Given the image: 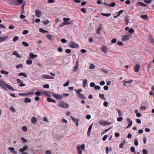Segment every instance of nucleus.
Returning a JSON list of instances; mask_svg holds the SVG:
<instances>
[{"label": "nucleus", "mask_w": 154, "mask_h": 154, "mask_svg": "<svg viewBox=\"0 0 154 154\" xmlns=\"http://www.w3.org/2000/svg\"><path fill=\"white\" fill-rule=\"evenodd\" d=\"M85 148V145L84 144L78 145L76 147L78 153L79 154H82V150H84Z\"/></svg>", "instance_id": "nucleus-1"}, {"label": "nucleus", "mask_w": 154, "mask_h": 154, "mask_svg": "<svg viewBox=\"0 0 154 154\" xmlns=\"http://www.w3.org/2000/svg\"><path fill=\"white\" fill-rule=\"evenodd\" d=\"M68 46L72 48H77L79 47V45L78 44L74 42H69Z\"/></svg>", "instance_id": "nucleus-2"}, {"label": "nucleus", "mask_w": 154, "mask_h": 154, "mask_svg": "<svg viewBox=\"0 0 154 154\" xmlns=\"http://www.w3.org/2000/svg\"><path fill=\"white\" fill-rule=\"evenodd\" d=\"M59 106L67 108L69 107V105L65 102H62L58 104Z\"/></svg>", "instance_id": "nucleus-3"}, {"label": "nucleus", "mask_w": 154, "mask_h": 154, "mask_svg": "<svg viewBox=\"0 0 154 154\" xmlns=\"http://www.w3.org/2000/svg\"><path fill=\"white\" fill-rule=\"evenodd\" d=\"M6 83L3 81L1 80H0V87L5 90H7V88L5 86Z\"/></svg>", "instance_id": "nucleus-4"}, {"label": "nucleus", "mask_w": 154, "mask_h": 154, "mask_svg": "<svg viewBox=\"0 0 154 154\" xmlns=\"http://www.w3.org/2000/svg\"><path fill=\"white\" fill-rule=\"evenodd\" d=\"M130 35H123L122 37V41L123 42L127 41L129 40L130 38Z\"/></svg>", "instance_id": "nucleus-5"}, {"label": "nucleus", "mask_w": 154, "mask_h": 154, "mask_svg": "<svg viewBox=\"0 0 154 154\" xmlns=\"http://www.w3.org/2000/svg\"><path fill=\"white\" fill-rule=\"evenodd\" d=\"M34 94L35 93L34 92L30 93V92H28L26 93H19V94L20 96L25 97L32 94Z\"/></svg>", "instance_id": "nucleus-6"}, {"label": "nucleus", "mask_w": 154, "mask_h": 154, "mask_svg": "<svg viewBox=\"0 0 154 154\" xmlns=\"http://www.w3.org/2000/svg\"><path fill=\"white\" fill-rule=\"evenodd\" d=\"M35 13L36 16L38 17H40L42 14V11L38 9H36Z\"/></svg>", "instance_id": "nucleus-7"}, {"label": "nucleus", "mask_w": 154, "mask_h": 154, "mask_svg": "<svg viewBox=\"0 0 154 154\" xmlns=\"http://www.w3.org/2000/svg\"><path fill=\"white\" fill-rule=\"evenodd\" d=\"M127 121L128 122V126L126 127V128L130 127L132 124V122L131 120L129 118L127 119Z\"/></svg>", "instance_id": "nucleus-8"}, {"label": "nucleus", "mask_w": 154, "mask_h": 154, "mask_svg": "<svg viewBox=\"0 0 154 154\" xmlns=\"http://www.w3.org/2000/svg\"><path fill=\"white\" fill-rule=\"evenodd\" d=\"M8 149L10 151V152L13 153V154H17V152L15 150V149L14 147H10L8 148Z\"/></svg>", "instance_id": "nucleus-9"}, {"label": "nucleus", "mask_w": 154, "mask_h": 154, "mask_svg": "<svg viewBox=\"0 0 154 154\" xmlns=\"http://www.w3.org/2000/svg\"><path fill=\"white\" fill-rule=\"evenodd\" d=\"M8 38V37L7 36H5L3 37H1L0 36V42L5 41Z\"/></svg>", "instance_id": "nucleus-10"}, {"label": "nucleus", "mask_w": 154, "mask_h": 154, "mask_svg": "<svg viewBox=\"0 0 154 154\" xmlns=\"http://www.w3.org/2000/svg\"><path fill=\"white\" fill-rule=\"evenodd\" d=\"M140 65L138 64H136L134 67V71L137 72H138L139 71V69L140 68Z\"/></svg>", "instance_id": "nucleus-11"}, {"label": "nucleus", "mask_w": 154, "mask_h": 154, "mask_svg": "<svg viewBox=\"0 0 154 154\" xmlns=\"http://www.w3.org/2000/svg\"><path fill=\"white\" fill-rule=\"evenodd\" d=\"M79 66L78 61H77L75 63V66L74 67V69H73V71L74 72H77V71L78 68Z\"/></svg>", "instance_id": "nucleus-12"}, {"label": "nucleus", "mask_w": 154, "mask_h": 154, "mask_svg": "<svg viewBox=\"0 0 154 154\" xmlns=\"http://www.w3.org/2000/svg\"><path fill=\"white\" fill-rule=\"evenodd\" d=\"M37 118L35 117H32L31 120V122L34 125L37 124Z\"/></svg>", "instance_id": "nucleus-13"}, {"label": "nucleus", "mask_w": 154, "mask_h": 154, "mask_svg": "<svg viewBox=\"0 0 154 154\" xmlns=\"http://www.w3.org/2000/svg\"><path fill=\"white\" fill-rule=\"evenodd\" d=\"M30 57V59H33L36 58L37 57V55L36 54H34L33 53L31 52L29 54Z\"/></svg>", "instance_id": "nucleus-14"}, {"label": "nucleus", "mask_w": 154, "mask_h": 154, "mask_svg": "<svg viewBox=\"0 0 154 154\" xmlns=\"http://www.w3.org/2000/svg\"><path fill=\"white\" fill-rule=\"evenodd\" d=\"M42 78L46 79H53L54 77L50 76L49 75H43Z\"/></svg>", "instance_id": "nucleus-15"}, {"label": "nucleus", "mask_w": 154, "mask_h": 154, "mask_svg": "<svg viewBox=\"0 0 154 154\" xmlns=\"http://www.w3.org/2000/svg\"><path fill=\"white\" fill-rule=\"evenodd\" d=\"M130 20V17L128 16H126L125 17V24L127 25L129 23Z\"/></svg>", "instance_id": "nucleus-16"}, {"label": "nucleus", "mask_w": 154, "mask_h": 154, "mask_svg": "<svg viewBox=\"0 0 154 154\" xmlns=\"http://www.w3.org/2000/svg\"><path fill=\"white\" fill-rule=\"evenodd\" d=\"M12 54L14 55H15L17 58H20L21 57L19 54L16 51H14L13 52Z\"/></svg>", "instance_id": "nucleus-17"}, {"label": "nucleus", "mask_w": 154, "mask_h": 154, "mask_svg": "<svg viewBox=\"0 0 154 154\" xmlns=\"http://www.w3.org/2000/svg\"><path fill=\"white\" fill-rule=\"evenodd\" d=\"M5 86L8 88L10 90L12 91H14L15 90L13 88V87L11 86V85H9L8 84H6Z\"/></svg>", "instance_id": "nucleus-18"}, {"label": "nucleus", "mask_w": 154, "mask_h": 154, "mask_svg": "<svg viewBox=\"0 0 154 154\" xmlns=\"http://www.w3.org/2000/svg\"><path fill=\"white\" fill-rule=\"evenodd\" d=\"M102 29V27L101 25L99 26L97 30V33L98 34H100V31Z\"/></svg>", "instance_id": "nucleus-19"}, {"label": "nucleus", "mask_w": 154, "mask_h": 154, "mask_svg": "<svg viewBox=\"0 0 154 154\" xmlns=\"http://www.w3.org/2000/svg\"><path fill=\"white\" fill-rule=\"evenodd\" d=\"M123 11L122 10H120L119 11L118 13V14L116 16H114V18H117V17H119L121 14L123 13Z\"/></svg>", "instance_id": "nucleus-20"}, {"label": "nucleus", "mask_w": 154, "mask_h": 154, "mask_svg": "<svg viewBox=\"0 0 154 154\" xmlns=\"http://www.w3.org/2000/svg\"><path fill=\"white\" fill-rule=\"evenodd\" d=\"M70 118L75 123L79 121V119H75L72 116H71Z\"/></svg>", "instance_id": "nucleus-21"}, {"label": "nucleus", "mask_w": 154, "mask_h": 154, "mask_svg": "<svg viewBox=\"0 0 154 154\" xmlns=\"http://www.w3.org/2000/svg\"><path fill=\"white\" fill-rule=\"evenodd\" d=\"M87 85V79H85L83 82V86L85 88L86 87Z\"/></svg>", "instance_id": "nucleus-22"}, {"label": "nucleus", "mask_w": 154, "mask_h": 154, "mask_svg": "<svg viewBox=\"0 0 154 154\" xmlns=\"http://www.w3.org/2000/svg\"><path fill=\"white\" fill-rule=\"evenodd\" d=\"M78 97L81 99H84L85 98V96L82 94H77Z\"/></svg>", "instance_id": "nucleus-23"}, {"label": "nucleus", "mask_w": 154, "mask_h": 154, "mask_svg": "<svg viewBox=\"0 0 154 154\" xmlns=\"http://www.w3.org/2000/svg\"><path fill=\"white\" fill-rule=\"evenodd\" d=\"M24 102L26 103H30L31 102V100L30 99L27 97H26L24 99Z\"/></svg>", "instance_id": "nucleus-24"}, {"label": "nucleus", "mask_w": 154, "mask_h": 154, "mask_svg": "<svg viewBox=\"0 0 154 154\" xmlns=\"http://www.w3.org/2000/svg\"><path fill=\"white\" fill-rule=\"evenodd\" d=\"M105 121L102 120H100L99 121V123L100 125L105 126Z\"/></svg>", "instance_id": "nucleus-25"}, {"label": "nucleus", "mask_w": 154, "mask_h": 154, "mask_svg": "<svg viewBox=\"0 0 154 154\" xmlns=\"http://www.w3.org/2000/svg\"><path fill=\"white\" fill-rule=\"evenodd\" d=\"M148 38L150 43H152L153 42H154V40L152 36L150 35L149 36Z\"/></svg>", "instance_id": "nucleus-26"}, {"label": "nucleus", "mask_w": 154, "mask_h": 154, "mask_svg": "<svg viewBox=\"0 0 154 154\" xmlns=\"http://www.w3.org/2000/svg\"><path fill=\"white\" fill-rule=\"evenodd\" d=\"M42 93L44 94H45L46 96H47L48 97H51V94H50L49 93L47 92L44 91H43Z\"/></svg>", "instance_id": "nucleus-27"}, {"label": "nucleus", "mask_w": 154, "mask_h": 154, "mask_svg": "<svg viewBox=\"0 0 154 154\" xmlns=\"http://www.w3.org/2000/svg\"><path fill=\"white\" fill-rule=\"evenodd\" d=\"M125 140H123L121 144H120L119 145V147L120 148H123V147L124 144L125 143Z\"/></svg>", "instance_id": "nucleus-28"}, {"label": "nucleus", "mask_w": 154, "mask_h": 154, "mask_svg": "<svg viewBox=\"0 0 154 154\" xmlns=\"http://www.w3.org/2000/svg\"><path fill=\"white\" fill-rule=\"evenodd\" d=\"M47 100L48 102H53L54 103H55L56 101L54 100H53L49 98H48L47 99Z\"/></svg>", "instance_id": "nucleus-29"}, {"label": "nucleus", "mask_w": 154, "mask_h": 154, "mask_svg": "<svg viewBox=\"0 0 154 154\" xmlns=\"http://www.w3.org/2000/svg\"><path fill=\"white\" fill-rule=\"evenodd\" d=\"M137 5H139L140 6H143V7H146V5L145 4L142 2H138L137 3Z\"/></svg>", "instance_id": "nucleus-30"}, {"label": "nucleus", "mask_w": 154, "mask_h": 154, "mask_svg": "<svg viewBox=\"0 0 154 154\" xmlns=\"http://www.w3.org/2000/svg\"><path fill=\"white\" fill-rule=\"evenodd\" d=\"M101 14L103 16H106V17H109L111 15V14L110 13H101Z\"/></svg>", "instance_id": "nucleus-31"}, {"label": "nucleus", "mask_w": 154, "mask_h": 154, "mask_svg": "<svg viewBox=\"0 0 154 154\" xmlns=\"http://www.w3.org/2000/svg\"><path fill=\"white\" fill-rule=\"evenodd\" d=\"M101 50L105 53H107V49L105 47H102L101 48Z\"/></svg>", "instance_id": "nucleus-32"}, {"label": "nucleus", "mask_w": 154, "mask_h": 154, "mask_svg": "<svg viewBox=\"0 0 154 154\" xmlns=\"http://www.w3.org/2000/svg\"><path fill=\"white\" fill-rule=\"evenodd\" d=\"M99 97L102 99H103L104 100H106V98L104 97V95L103 94H99Z\"/></svg>", "instance_id": "nucleus-33"}, {"label": "nucleus", "mask_w": 154, "mask_h": 154, "mask_svg": "<svg viewBox=\"0 0 154 154\" xmlns=\"http://www.w3.org/2000/svg\"><path fill=\"white\" fill-rule=\"evenodd\" d=\"M0 72L2 74H5V75H7L8 74L9 72H8L4 70H1L0 71Z\"/></svg>", "instance_id": "nucleus-34"}, {"label": "nucleus", "mask_w": 154, "mask_h": 154, "mask_svg": "<svg viewBox=\"0 0 154 154\" xmlns=\"http://www.w3.org/2000/svg\"><path fill=\"white\" fill-rule=\"evenodd\" d=\"M56 96H57L55 98L57 100H60L63 97L62 96L60 95V94H57Z\"/></svg>", "instance_id": "nucleus-35"}, {"label": "nucleus", "mask_w": 154, "mask_h": 154, "mask_svg": "<svg viewBox=\"0 0 154 154\" xmlns=\"http://www.w3.org/2000/svg\"><path fill=\"white\" fill-rule=\"evenodd\" d=\"M19 76H22L25 77H27V75L24 72L20 73L18 74Z\"/></svg>", "instance_id": "nucleus-36"}, {"label": "nucleus", "mask_w": 154, "mask_h": 154, "mask_svg": "<svg viewBox=\"0 0 154 154\" xmlns=\"http://www.w3.org/2000/svg\"><path fill=\"white\" fill-rule=\"evenodd\" d=\"M22 44L25 47H28L29 45V44L25 42H23Z\"/></svg>", "instance_id": "nucleus-37"}, {"label": "nucleus", "mask_w": 154, "mask_h": 154, "mask_svg": "<svg viewBox=\"0 0 154 154\" xmlns=\"http://www.w3.org/2000/svg\"><path fill=\"white\" fill-rule=\"evenodd\" d=\"M18 39L19 37L17 36H15L13 39V41L14 42H15Z\"/></svg>", "instance_id": "nucleus-38"}, {"label": "nucleus", "mask_w": 154, "mask_h": 154, "mask_svg": "<svg viewBox=\"0 0 154 154\" xmlns=\"http://www.w3.org/2000/svg\"><path fill=\"white\" fill-rule=\"evenodd\" d=\"M32 63V61L30 60H27L26 61V63L28 65H31Z\"/></svg>", "instance_id": "nucleus-39"}, {"label": "nucleus", "mask_w": 154, "mask_h": 154, "mask_svg": "<svg viewBox=\"0 0 154 154\" xmlns=\"http://www.w3.org/2000/svg\"><path fill=\"white\" fill-rule=\"evenodd\" d=\"M39 30L40 32L43 33H45V32H48L47 31L44 30V29H42V28L40 29Z\"/></svg>", "instance_id": "nucleus-40"}, {"label": "nucleus", "mask_w": 154, "mask_h": 154, "mask_svg": "<svg viewBox=\"0 0 154 154\" xmlns=\"http://www.w3.org/2000/svg\"><path fill=\"white\" fill-rule=\"evenodd\" d=\"M115 5H116V4H115V3L113 2L112 3H111L110 4H108V6L110 7H113L115 6Z\"/></svg>", "instance_id": "nucleus-41"}, {"label": "nucleus", "mask_w": 154, "mask_h": 154, "mask_svg": "<svg viewBox=\"0 0 154 154\" xmlns=\"http://www.w3.org/2000/svg\"><path fill=\"white\" fill-rule=\"evenodd\" d=\"M23 65L22 64H20L17 65L16 66V68L17 69L23 68Z\"/></svg>", "instance_id": "nucleus-42"}, {"label": "nucleus", "mask_w": 154, "mask_h": 154, "mask_svg": "<svg viewBox=\"0 0 154 154\" xmlns=\"http://www.w3.org/2000/svg\"><path fill=\"white\" fill-rule=\"evenodd\" d=\"M140 17L144 20H146L147 19L148 17L146 15H141Z\"/></svg>", "instance_id": "nucleus-43"}, {"label": "nucleus", "mask_w": 154, "mask_h": 154, "mask_svg": "<svg viewBox=\"0 0 154 154\" xmlns=\"http://www.w3.org/2000/svg\"><path fill=\"white\" fill-rule=\"evenodd\" d=\"M128 32L129 33H133L134 32V30L132 28H130L128 30Z\"/></svg>", "instance_id": "nucleus-44"}, {"label": "nucleus", "mask_w": 154, "mask_h": 154, "mask_svg": "<svg viewBox=\"0 0 154 154\" xmlns=\"http://www.w3.org/2000/svg\"><path fill=\"white\" fill-rule=\"evenodd\" d=\"M152 0H144V2L146 4H149L150 3Z\"/></svg>", "instance_id": "nucleus-45"}, {"label": "nucleus", "mask_w": 154, "mask_h": 154, "mask_svg": "<svg viewBox=\"0 0 154 154\" xmlns=\"http://www.w3.org/2000/svg\"><path fill=\"white\" fill-rule=\"evenodd\" d=\"M70 20V19L69 18H64L63 19V20L64 21L66 22H67L69 21Z\"/></svg>", "instance_id": "nucleus-46"}, {"label": "nucleus", "mask_w": 154, "mask_h": 154, "mask_svg": "<svg viewBox=\"0 0 154 154\" xmlns=\"http://www.w3.org/2000/svg\"><path fill=\"white\" fill-rule=\"evenodd\" d=\"M119 116H122V112L120 110L118 109L117 110Z\"/></svg>", "instance_id": "nucleus-47"}, {"label": "nucleus", "mask_w": 154, "mask_h": 154, "mask_svg": "<svg viewBox=\"0 0 154 154\" xmlns=\"http://www.w3.org/2000/svg\"><path fill=\"white\" fill-rule=\"evenodd\" d=\"M134 145L136 146H138V142L137 140L136 139H135V140H134Z\"/></svg>", "instance_id": "nucleus-48"}, {"label": "nucleus", "mask_w": 154, "mask_h": 154, "mask_svg": "<svg viewBox=\"0 0 154 154\" xmlns=\"http://www.w3.org/2000/svg\"><path fill=\"white\" fill-rule=\"evenodd\" d=\"M22 130L24 132H26L27 131V129L26 127L24 126L22 128Z\"/></svg>", "instance_id": "nucleus-49"}, {"label": "nucleus", "mask_w": 154, "mask_h": 154, "mask_svg": "<svg viewBox=\"0 0 154 154\" xmlns=\"http://www.w3.org/2000/svg\"><path fill=\"white\" fill-rule=\"evenodd\" d=\"M21 140L23 143H25L27 142V140L23 137L21 138Z\"/></svg>", "instance_id": "nucleus-50"}, {"label": "nucleus", "mask_w": 154, "mask_h": 154, "mask_svg": "<svg viewBox=\"0 0 154 154\" xmlns=\"http://www.w3.org/2000/svg\"><path fill=\"white\" fill-rule=\"evenodd\" d=\"M46 37L48 40H51V36L50 34L47 35H46Z\"/></svg>", "instance_id": "nucleus-51"}, {"label": "nucleus", "mask_w": 154, "mask_h": 154, "mask_svg": "<svg viewBox=\"0 0 154 154\" xmlns=\"http://www.w3.org/2000/svg\"><path fill=\"white\" fill-rule=\"evenodd\" d=\"M108 137L107 135H105L102 138V140L103 141H105L107 139Z\"/></svg>", "instance_id": "nucleus-52"}, {"label": "nucleus", "mask_w": 154, "mask_h": 154, "mask_svg": "<svg viewBox=\"0 0 154 154\" xmlns=\"http://www.w3.org/2000/svg\"><path fill=\"white\" fill-rule=\"evenodd\" d=\"M95 67V65L93 64H91L90 66V68L91 69H94Z\"/></svg>", "instance_id": "nucleus-53"}, {"label": "nucleus", "mask_w": 154, "mask_h": 154, "mask_svg": "<svg viewBox=\"0 0 154 154\" xmlns=\"http://www.w3.org/2000/svg\"><path fill=\"white\" fill-rule=\"evenodd\" d=\"M10 109L11 111L12 112H16V110L14 108L13 106H11L10 108Z\"/></svg>", "instance_id": "nucleus-54"}, {"label": "nucleus", "mask_w": 154, "mask_h": 154, "mask_svg": "<svg viewBox=\"0 0 154 154\" xmlns=\"http://www.w3.org/2000/svg\"><path fill=\"white\" fill-rule=\"evenodd\" d=\"M93 123L91 124L89 127L88 131L91 132L92 128V126Z\"/></svg>", "instance_id": "nucleus-55"}, {"label": "nucleus", "mask_w": 154, "mask_h": 154, "mask_svg": "<svg viewBox=\"0 0 154 154\" xmlns=\"http://www.w3.org/2000/svg\"><path fill=\"white\" fill-rule=\"evenodd\" d=\"M142 152L143 154H147V150L145 149H143L142 150Z\"/></svg>", "instance_id": "nucleus-56"}, {"label": "nucleus", "mask_w": 154, "mask_h": 154, "mask_svg": "<svg viewBox=\"0 0 154 154\" xmlns=\"http://www.w3.org/2000/svg\"><path fill=\"white\" fill-rule=\"evenodd\" d=\"M28 32L29 31L28 30H24L22 34L23 35H26L27 34Z\"/></svg>", "instance_id": "nucleus-57"}, {"label": "nucleus", "mask_w": 154, "mask_h": 154, "mask_svg": "<svg viewBox=\"0 0 154 154\" xmlns=\"http://www.w3.org/2000/svg\"><path fill=\"white\" fill-rule=\"evenodd\" d=\"M131 151L132 152H134L135 150V149L134 147L132 146L130 148Z\"/></svg>", "instance_id": "nucleus-58"}, {"label": "nucleus", "mask_w": 154, "mask_h": 154, "mask_svg": "<svg viewBox=\"0 0 154 154\" xmlns=\"http://www.w3.org/2000/svg\"><path fill=\"white\" fill-rule=\"evenodd\" d=\"M63 48L61 47H60L58 48V49H57V51L59 52H62L63 51Z\"/></svg>", "instance_id": "nucleus-59"}, {"label": "nucleus", "mask_w": 154, "mask_h": 154, "mask_svg": "<svg viewBox=\"0 0 154 154\" xmlns=\"http://www.w3.org/2000/svg\"><path fill=\"white\" fill-rule=\"evenodd\" d=\"M35 94L37 96H40L41 95V92L39 91H36L35 93Z\"/></svg>", "instance_id": "nucleus-60"}, {"label": "nucleus", "mask_w": 154, "mask_h": 154, "mask_svg": "<svg viewBox=\"0 0 154 154\" xmlns=\"http://www.w3.org/2000/svg\"><path fill=\"white\" fill-rule=\"evenodd\" d=\"M94 88L95 89L100 90V87L99 85H95Z\"/></svg>", "instance_id": "nucleus-61"}, {"label": "nucleus", "mask_w": 154, "mask_h": 154, "mask_svg": "<svg viewBox=\"0 0 154 154\" xmlns=\"http://www.w3.org/2000/svg\"><path fill=\"white\" fill-rule=\"evenodd\" d=\"M43 121L45 122H48V120L46 117H45L43 119Z\"/></svg>", "instance_id": "nucleus-62"}, {"label": "nucleus", "mask_w": 154, "mask_h": 154, "mask_svg": "<svg viewBox=\"0 0 154 154\" xmlns=\"http://www.w3.org/2000/svg\"><path fill=\"white\" fill-rule=\"evenodd\" d=\"M117 41V40L116 38H114L111 40V42L112 43L114 44Z\"/></svg>", "instance_id": "nucleus-63"}, {"label": "nucleus", "mask_w": 154, "mask_h": 154, "mask_svg": "<svg viewBox=\"0 0 154 154\" xmlns=\"http://www.w3.org/2000/svg\"><path fill=\"white\" fill-rule=\"evenodd\" d=\"M108 103L106 101H105L103 103V106L105 107H107L108 106Z\"/></svg>", "instance_id": "nucleus-64"}]
</instances>
